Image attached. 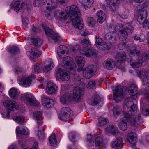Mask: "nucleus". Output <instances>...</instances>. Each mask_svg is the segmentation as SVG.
Instances as JSON below:
<instances>
[{"label":"nucleus","instance_id":"obj_19","mask_svg":"<svg viewBox=\"0 0 149 149\" xmlns=\"http://www.w3.org/2000/svg\"><path fill=\"white\" fill-rule=\"evenodd\" d=\"M3 104L7 109L12 111L17 110L19 108L17 103L13 101L6 100L5 101Z\"/></svg>","mask_w":149,"mask_h":149},{"label":"nucleus","instance_id":"obj_38","mask_svg":"<svg viewBox=\"0 0 149 149\" xmlns=\"http://www.w3.org/2000/svg\"><path fill=\"white\" fill-rule=\"evenodd\" d=\"M19 127H17L16 130L17 134L19 136L22 135H28L29 133L28 129L26 127L22 128V130H19Z\"/></svg>","mask_w":149,"mask_h":149},{"label":"nucleus","instance_id":"obj_41","mask_svg":"<svg viewBox=\"0 0 149 149\" xmlns=\"http://www.w3.org/2000/svg\"><path fill=\"white\" fill-rule=\"evenodd\" d=\"M71 97L69 96L67 94H61L60 96V101L61 103L65 104L67 102L71 100Z\"/></svg>","mask_w":149,"mask_h":149},{"label":"nucleus","instance_id":"obj_40","mask_svg":"<svg viewBox=\"0 0 149 149\" xmlns=\"http://www.w3.org/2000/svg\"><path fill=\"white\" fill-rule=\"evenodd\" d=\"M100 97L97 94L93 95L90 102V104L93 105H95L98 103L100 102Z\"/></svg>","mask_w":149,"mask_h":149},{"label":"nucleus","instance_id":"obj_62","mask_svg":"<svg viewBox=\"0 0 149 149\" xmlns=\"http://www.w3.org/2000/svg\"><path fill=\"white\" fill-rule=\"evenodd\" d=\"M29 22L28 19L26 18L22 21V26L24 29L27 30L28 28V24Z\"/></svg>","mask_w":149,"mask_h":149},{"label":"nucleus","instance_id":"obj_20","mask_svg":"<svg viewBox=\"0 0 149 149\" xmlns=\"http://www.w3.org/2000/svg\"><path fill=\"white\" fill-rule=\"evenodd\" d=\"M58 90V87L54 84L48 82L47 85L46 90L47 93L49 94L55 93Z\"/></svg>","mask_w":149,"mask_h":149},{"label":"nucleus","instance_id":"obj_29","mask_svg":"<svg viewBox=\"0 0 149 149\" xmlns=\"http://www.w3.org/2000/svg\"><path fill=\"white\" fill-rule=\"evenodd\" d=\"M25 5V4L23 2L19 1H16L14 3L12 7L14 10L17 12L23 8Z\"/></svg>","mask_w":149,"mask_h":149},{"label":"nucleus","instance_id":"obj_49","mask_svg":"<svg viewBox=\"0 0 149 149\" xmlns=\"http://www.w3.org/2000/svg\"><path fill=\"white\" fill-rule=\"evenodd\" d=\"M141 61L142 62H146L149 60V52L142 54L140 57Z\"/></svg>","mask_w":149,"mask_h":149},{"label":"nucleus","instance_id":"obj_34","mask_svg":"<svg viewBox=\"0 0 149 149\" xmlns=\"http://www.w3.org/2000/svg\"><path fill=\"white\" fill-rule=\"evenodd\" d=\"M115 58L118 62H120L125 61L126 58L125 53L124 52H118L115 56Z\"/></svg>","mask_w":149,"mask_h":149},{"label":"nucleus","instance_id":"obj_15","mask_svg":"<svg viewBox=\"0 0 149 149\" xmlns=\"http://www.w3.org/2000/svg\"><path fill=\"white\" fill-rule=\"evenodd\" d=\"M70 58L68 56L64 58L63 60L62 65L67 69L73 70L76 67V65L75 63L72 62L71 60L70 59L69 60Z\"/></svg>","mask_w":149,"mask_h":149},{"label":"nucleus","instance_id":"obj_47","mask_svg":"<svg viewBox=\"0 0 149 149\" xmlns=\"http://www.w3.org/2000/svg\"><path fill=\"white\" fill-rule=\"evenodd\" d=\"M31 39L32 40L34 45L36 46H40L42 45L43 43L42 40L38 38L33 39V38H31Z\"/></svg>","mask_w":149,"mask_h":149},{"label":"nucleus","instance_id":"obj_27","mask_svg":"<svg viewBox=\"0 0 149 149\" xmlns=\"http://www.w3.org/2000/svg\"><path fill=\"white\" fill-rule=\"evenodd\" d=\"M95 145L97 149H100V147H105L106 144L102 138L100 136H98L95 138Z\"/></svg>","mask_w":149,"mask_h":149},{"label":"nucleus","instance_id":"obj_63","mask_svg":"<svg viewBox=\"0 0 149 149\" xmlns=\"http://www.w3.org/2000/svg\"><path fill=\"white\" fill-rule=\"evenodd\" d=\"M69 137L70 140L72 142H75L74 139L76 138V134L75 132H71L69 134Z\"/></svg>","mask_w":149,"mask_h":149},{"label":"nucleus","instance_id":"obj_51","mask_svg":"<svg viewBox=\"0 0 149 149\" xmlns=\"http://www.w3.org/2000/svg\"><path fill=\"white\" fill-rule=\"evenodd\" d=\"M41 127V126L39 128L37 127L38 133L37 134V135L39 140L42 141L45 139V136L43 133V131L42 132L40 130V129H39Z\"/></svg>","mask_w":149,"mask_h":149},{"label":"nucleus","instance_id":"obj_59","mask_svg":"<svg viewBox=\"0 0 149 149\" xmlns=\"http://www.w3.org/2000/svg\"><path fill=\"white\" fill-rule=\"evenodd\" d=\"M96 82L94 80L90 81L86 85L87 88L88 89L95 88Z\"/></svg>","mask_w":149,"mask_h":149},{"label":"nucleus","instance_id":"obj_2","mask_svg":"<svg viewBox=\"0 0 149 149\" xmlns=\"http://www.w3.org/2000/svg\"><path fill=\"white\" fill-rule=\"evenodd\" d=\"M124 107L127 108L128 110L127 114L132 116L130 119V123L137 126L141 123V118L137 110V107L136 104L130 100L129 99H126L124 102Z\"/></svg>","mask_w":149,"mask_h":149},{"label":"nucleus","instance_id":"obj_14","mask_svg":"<svg viewBox=\"0 0 149 149\" xmlns=\"http://www.w3.org/2000/svg\"><path fill=\"white\" fill-rule=\"evenodd\" d=\"M84 95L83 89L78 87H75L73 90V99L74 101L78 102Z\"/></svg>","mask_w":149,"mask_h":149},{"label":"nucleus","instance_id":"obj_6","mask_svg":"<svg viewBox=\"0 0 149 149\" xmlns=\"http://www.w3.org/2000/svg\"><path fill=\"white\" fill-rule=\"evenodd\" d=\"M112 90L114 91V99L116 102L120 101L124 97L122 88L120 86H118L113 87Z\"/></svg>","mask_w":149,"mask_h":149},{"label":"nucleus","instance_id":"obj_24","mask_svg":"<svg viewBox=\"0 0 149 149\" xmlns=\"http://www.w3.org/2000/svg\"><path fill=\"white\" fill-rule=\"evenodd\" d=\"M127 140L132 146H135L137 142V140L136 133L134 132L129 133L127 136Z\"/></svg>","mask_w":149,"mask_h":149},{"label":"nucleus","instance_id":"obj_58","mask_svg":"<svg viewBox=\"0 0 149 149\" xmlns=\"http://www.w3.org/2000/svg\"><path fill=\"white\" fill-rule=\"evenodd\" d=\"M81 44L83 46H85L86 47L89 45H91V43L90 42L88 38H85L83 39L81 41Z\"/></svg>","mask_w":149,"mask_h":149},{"label":"nucleus","instance_id":"obj_35","mask_svg":"<svg viewBox=\"0 0 149 149\" xmlns=\"http://www.w3.org/2000/svg\"><path fill=\"white\" fill-rule=\"evenodd\" d=\"M105 130L107 132L111 133L114 135L118 133L117 128L112 125H109L105 129Z\"/></svg>","mask_w":149,"mask_h":149},{"label":"nucleus","instance_id":"obj_1","mask_svg":"<svg viewBox=\"0 0 149 149\" xmlns=\"http://www.w3.org/2000/svg\"><path fill=\"white\" fill-rule=\"evenodd\" d=\"M65 11L69 16L70 20L72 22L74 26L79 29H82L84 24L80 18L81 12L79 8L76 5H72L66 8Z\"/></svg>","mask_w":149,"mask_h":149},{"label":"nucleus","instance_id":"obj_57","mask_svg":"<svg viewBox=\"0 0 149 149\" xmlns=\"http://www.w3.org/2000/svg\"><path fill=\"white\" fill-rule=\"evenodd\" d=\"M112 111L114 116L118 115L120 114L121 109L120 106H116L114 107Z\"/></svg>","mask_w":149,"mask_h":149},{"label":"nucleus","instance_id":"obj_60","mask_svg":"<svg viewBox=\"0 0 149 149\" xmlns=\"http://www.w3.org/2000/svg\"><path fill=\"white\" fill-rule=\"evenodd\" d=\"M97 47L100 50L101 49L104 50L107 49V45L106 42H104Z\"/></svg>","mask_w":149,"mask_h":149},{"label":"nucleus","instance_id":"obj_4","mask_svg":"<svg viewBox=\"0 0 149 149\" xmlns=\"http://www.w3.org/2000/svg\"><path fill=\"white\" fill-rule=\"evenodd\" d=\"M80 46L77 45L75 48H73L72 50L74 53L76 52H79L80 53L84 54L86 57L93 56L96 57L97 56V52L95 49H88L87 48H84L83 49H80Z\"/></svg>","mask_w":149,"mask_h":149},{"label":"nucleus","instance_id":"obj_22","mask_svg":"<svg viewBox=\"0 0 149 149\" xmlns=\"http://www.w3.org/2000/svg\"><path fill=\"white\" fill-rule=\"evenodd\" d=\"M34 118L37 121L38 127L42 126L43 121L42 118V112L40 111H35L33 114Z\"/></svg>","mask_w":149,"mask_h":149},{"label":"nucleus","instance_id":"obj_39","mask_svg":"<svg viewBox=\"0 0 149 149\" xmlns=\"http://www.w3.org/2000/svg\"><path fill=\"white\" fill-rule=\"evenodd\" d=\"M137 87L135 85L132 84L128 88V93H130V94L132 96H135L137 94Z\"/></svg>","mask_w":149,"mask_h":149},{"label":"nucleus","instance_id":"obj_61","mask_svg":"<svg viewBox=\"0 0 149 149\" xmlns=\"http://www.w3.org/2000/svg\"><path fill=\"white\" fill-rule=\"evenodd\" d=\"M87 141L89 143V146H91L94 145V142L93 141L92 136L91 134L87 135Z\"/></svg>","mask_w":149,"mask_h":149},{"label":"nucleus","instance_id":"obj_10","mask_svg":"<svg viewBox=\"0 0 149 149\" xmlns=\"http://www.w3.org/2000/svg\"><path fill=\"white\" fill-rule=\"evenodd\" d=\"M137 74L142 81L143 84L145 85L146 88L148 87L149 89V76H147V72L145 70H142L138 71Z\"/></svg>","mask_w":149,"mask_h":149},{"label":"nucleus","instance_id":"obj_31","mask_svg":"<svg viewBox=\"0 0 149 149\" xmlns=\"http://www.w3.org/2000/svg\"><path fill=\"white\" fill-rule=\"evenodd\" d=\"M120 0H111L109 3V7L111 11H114L118 8V5Z\"/></svg>","mask_w":149,"mask_h":149},{"label":"nucleus","instance_id":"obj_7","mask_svg":"<svg viewBox=\"0 0 149 149\" xmlns=\"http://www.w3.org/2000/svg\"><path fill=\"white\" fill-rule=\"evenodd\" d=\"M43 29L49 40H54L57 42L60 38V37L57 33H55L52 29L48 27H43Z\"/></svg>","mask_w":149,"mask_h":149},{"label":"nucleus","instance_id":"obj_32","mask_svg":"<svg viewBox=\"0 0 149 149\" xmlns=\"http://www.w3.org/2000/svg\"><path fill=\"white\" fill-rule=\"evenodd\" d=\"M67 47L63 45H60L57 49V53L59 57L62 58V55L65 53L66 52L68 51Z\"/></svg>","mask_w":149,"mask_h":149},{"label":"nucleus","instance_id":"obj_55","mask_svg":"<svg viewBox=\"0 0 149 149\" xmlns=\"http://www.w3.org/2000/svg\"><path fill=\"white\" fill-rule=\"evenodd\" d=\"M19 51V49L16 46H12L10 47L8 50V51L12 54H15Z\"/></svg>","mask_w":149,"mask_h":149},{"label":"nucleus","instance_id":"obj_54","mask_svg":"<svg viewBox=\"0 0 149 149\" xmlns=\"http://www.w3.org/2000/svg\"><path fill=\"white\" fill-rule=\"evenodd\" d=\"M42 64H36L33 66V68L35 72L38 73L41 72L42 69Z\"/></svg>","mask_w":149,"mask_h":149},{"label":"nucleus","instance_id":"obj_23","mask_svg":"<svg viewBox=\"0 0 149 149\" xmlns=\"http://www.w3.org/2000/svg\"><path fill=\"white\" fill-rule=\"evenodd\" d=\"M105 37L106 40L110 44L115 43L117 42L116 34L115 33H108L106 34Z\"/></svg>","mask_w":149,"mask_h":149},{"label":"nucleus","instance_id":"obj_48","mask_svg":"<svg viewBox=\"0 0 149 149\" xmlns=\"http://www.w3.org/2000/svg\"><path fill=\"white\" fill-rule=\"evenodd\" d=\"M99 123L100 126H103L108 123V119L105 118L100 117L98 119Z\"/></svg>","mask_w":149,"mask_h":149},{"label":"nucleus","instance_id":"obj_21","mask_svg":"<svg viewBox=\"0 0 149 149\" xmlns=\"http://www.w3.org/2000/svg\"><path fill=\"white\" fill-rule=\"evenodd\" d=\"M147 15V11L146 10H141L139 12L137 21L140 24H143Z\"/></svg>","mask_w":149,"mask_h":149},{"label":"nucleus","instance_id":"obj_56","mask_svg":"<svg viewBox=\"0 0 149 149\" xmlns=\"http://www.w3.org/2000/svg\"><path fill=\"white\" fill-rule=\"evenodd\" d=\"M13 120L20 124L24 123V118L22 116H15L13 118Z\"/></svg>","mask_w":149,"mask_h":149},{"label":"nucleus","instance_id":"obj_18","mask_svg":"<svg viewBox=\"0 0 149 149\" xmlns=\"http://www.w3.org/2000/svg\"><path fill=\"white\" fill-rule=\"evenodd\" d=\"M41 98L42 104L44 107L49 108L54 106V103L52 99L47 98L45 95H42Z\"/></svg>","mask_w":149,"mask_h":149},{"label":"nucleus","instance_id":"obj_43","mask_svg":"<svg viewBox=\"0 0 149 149\" xmlns=\"http://www.w3.org/2000/svg\"><path fill=\"white\" fill-rule=\"evenodd\" d=\"M142 113L145 116L149 115V102H146L145 107H141Z\"/></svg>","mask_w":149,"mask_h":149},{"label":"nucleus","instance_id":"obj_16","mask_svg":"<svg viewBox=\"0 0 149 149\" xmlns=\"http://www.w3.org/2000/svg\"><path fill=\"white\" fill-rule=\"evenodd\" d=\"M123 144V138L118 137L111 142V147L112 149H121Z\"/></svg>","mask_w":149,"mask_h":149},{"label":"nucleus","instance_id":"obj_50","mask_svg":"<svg viewBox=\"0 0 149 149\" xmlns=\"http://www.w3.org/2000/svg\"><path fill=\"white\" fill-rule=\"evenodd\" d=\"M87 22L89 26L93 27L95 25V20L92 17H88L87 19Z\"/></svg>","mask_w":149,"mask_h":149},{"label":"nucleus","instance_id":"obj_17","mask_svg":"<svg viewBox=\"0 0 149 149\" xmlns=\"http://www.w3.org/2000/svg\"><path fill=\"white\" fill-rule=\"evenodd\" d=\"M60 76V78L63 81H68L70 78L68 73L61 69H59L56 71V77Z\"/></svg>","mask_w":149,"mask_h":149},{"label":"nucleus","instance_id":"obj_37","mask_svg":"<svg viewBox=\"0 0 149 149\" xmlns=\"http://www.w3.org/2000/svg\"><path fill=\"white\" fill-rule=\"evenodd\" d=\"M127 61L128 62L131 63V65L133 68H138L141 65V61L139 59H137L134 62H132L131 58H128Z\"/></svg>","mask_w":149,"mask_h":149},{"label":"nucleus","instance_id":"obj_45","mask_svg":"<svg viewBox=\"0 0 149 149\" xmlns=\"http://www.w3.org/2000/svg\"><path fill=\"white\" fill-rule=\"evenodd\" d=\"M75 61L77 64L80 67H83L84 65V59L81 56H77Z\"/></svg>","mask_w":149,"mask_h":149},{"label":"nucleus","instance_id":"obj_44","mask_svg":"<svg viewBox=\"0 0 149 149\" xmlns=\"http://www.w3.org/2000/svg\"><path fill=\"white\" fill-rule=\"evenodd\" d=\"M55 6H53L49 7V6L46 7V9L45 11V16L48 19H51V16L50 15V13L55 8Z\"/></svg>","mask_w":149,"mask_h":149},{"label":"nucleus","instance_id":"obj_52","mask_svg":"<svg viewBox=\"0 0 149 149\" xmlns=\"http://www.w3.org/2000/svg\"><path fill=\"white\" fill-rule=\"evenodd\" d=\"M139 46H136V47H135L133 50H129L128 51L129 54L131 55H139L140 54V51L137 49Z\"/></svg>","mask_w":149,"mask_h":149},{"label":"nucleus","instance_id":"obj_26","mask_svg":"<svg viewBox=\"0 0 149 149\" xmlns=\"http://www.w3.org/2000/svg\"><path fill=\"white\" fill-rule=\"evenodd\" d=\"M81 6L85 10L90 9L94 3L93 0H79Z\"/></svg>","mask_w":149,"mask_h":149},{"label":"nucleus","instance_id":"obj_9","mask_svg":"<svg viewBox=\"0 0 149 149\" xmlns=\"http://www.w3.org/2000/svg\"><path fill=\"white\" fill-rule=\"evenodd\" d=\"M97 69L95 65H88L84 72V77L87 79L90 78L96 72Z\"/></svg>","mask_w":149,"mask_h":149},{"label":"nucleus","instance_id":"obj_8","mask_svg":"<svg viewBox=\"0 0 149 149\" xmlns=\"http://www.w3.org/2000/svg\"><path fill=\"white\" fill-rule=\"evenodd\" d=\"M21 98L22 99L26 100L31 105L38 107L40 104L39 102L35 99L31 94L25 93L21 95Z\"/></svg>","mask_w":149,"mask_h":149},{"label":"nucleus","instance_id":"obj_30","mask_svg":"<svg viewBox=\"0 0 149 149\" xmlns=\"http://www.w3.org/2000/svg\"><path fill=\"white\" fill-rule=\"evenodd\" d=\"M115 65V62L112 59L108 58L103 63L104 67L108 70L112 69Z\"/></svg>","mask_w":149,"mask_h":149},{"label":"nucleus","instance_id":"obj_33","mask_svg":"<svg viewBox=\"0 0 149 149\" xmlns=\"http://www.w3.org/2000/svg\"><path fill=\"white\" fill-rule=\"evenodd\" d=\"M10 96L12 99H17L20 94L17 89L13 88L9 91Z\"/></svg>","mask_w":149,"mask_h":149},{"label":"nucleus","instance_id":"obj_12","mask_svg":"<svg viewBox=\"0 0 149 149\" xmlns=\"http://www.w3.org/2000/svg\"><path fill=\"white\" fill-rule=\"evenodd\" d=\"M54 15L56 18L61 21H65L70 20L68 14L66 13L64 11L57 10L55 11Z\"/></svg>","mask_w":149,"mask_h":149},{"label":"nucleus","instance_id":"obj_25","mask_svg":"<svg viewBox=\"0 0 149 149\" xmlns=\"http://www.w3.org/2000/svg\"><path fill=\"white\" fill-rule=\"evenodd\" d=\"M42 52L36 48H33L29 52V55L32 59L37 58L40 56Z\"/></svg>","mask_w":149,"mask_h":149},{"label":"nucleus","instance_id":"obj_36","mask_svg":"<svg viewBox=\"0 0 149 149\" xmlns=\"http://www.w3.org/2000/svg\"><path fill=\"white\" fill-rule=\"evenodd\" d=\"M54 66V65L52 60L49 59L46 63V65L43 68V69L45 72H47L49 71Z\"/></svg>","mask_w":149,"mask_h":149},{"label":"nucleus","instance_id":"obj_46","mask_svg":"<svg viewBox=\"0 0 149 149\" xmlns=\"http://www.w3.org/2000/svg\"><path fill=\"white\" fill-rule=\"evenodd\" d=\"M146 36L141 34V35L135 34L134 36V40H139L140 42H143L146 39Z\"/></svg>","mask_w":149,"mask_h":149},{"label":"nucleus","instance_id":"obj_5","mask_svg":"<svg viewBox=\"0 0 149 149\" xmlns=\"http://www.w3.org/2000/svg\"><path fill=\"white\" fill-rule=\"evenodd\" d=\"M123 114L124 116L123 118H121L118 120V125L120 129L123 131L125 130L127 128V123L128 121V119L129 120V122L131 125H134L135 126L137 127L139 126L140 124L137 126L132 124L130 123V119L131 118L132 116L129 115L125 112L123 111Z\"/></svg>","mask_w":149,"mask_h":149},{"label":"nucleus","instance_id":"obj_53","mask_svg":"<svg viewBox=\"0 0 149 149\" xmlns=\"http://www.w3.org/2000/svg\"><path fill=\"white\" fill-rule=\"evenodd\" d=\"M54 2L52 0H42V5H47L48 6H49V7L53 6H54Z\"/></svg>","mask_w":149,"mask_h":149},{"label":"nucleus","instance_id":"obj_13","mask_svg":"<svg viewBox=\"0 0 149 149\" xmlns=\"http://www.w3.org/2000/svg\"><path fill=\"white\" fill-rule=\"evenodd\" d=\"M34 78V77L32 75L24 77L18 81V83L20 85L25 87H28L30 85L32 80Z\"/></svg>","mask_w":149,"mask_h":149},{"label":"nucleus","instance_id":"obj_42","mask_svg":"<svg viewBox=\"0 0 149 149\" xmlns=\"http://www.w3.org/2000/svg\"><path fill=\"white\" fill-rule=\"evenodd\" d=\"M49 140L51 146L54 147L57 145V141L54 133H52L51 135L49 138Z\"/></svg>","mask_w":149,"mask_h":149},{"label":"nucleus","instance_id":"obj_28","mask_svg":"<svg viewBox=\"0 0 149 149\" xmlns=\"http://www.w3.org/2000/svg\"><path fill=\"white\" fill-rule=\"evenodd\" d=\"M97 17V22L100 24H102L106 19V16L105 13L102 10H100L96 13Z\"/></svg>","mask_w":149,"mask_h":149},{"label":"nucleus","instance_id":"obj_11","mask_svg":"<svg viewBox=\"0 0 149 149\" xmlns=\"http://www.w3.org/2000/svg\"><path fill=\"white\" fill-rule=\"evenodd\" d=\"M72 111L69 107H63L62 108L60 115L59 116V119L63 121H66L70 116H71Z\"/></svg>","mask_w":149,"mask_h":149},{"label":"nucleus","instance_id":"obj_3","mask_svg":"<svg viewBox=\"0 0 149 149\" xmlns=\"http://www.w3.org/2000/svg\"><path fill=\"white\" fill-rule=\"evenodd\" d=\"M111 28L116 31H120L118 33V37L121 41L125 40L127 37V33H130L133 30V28L128 23L123 26L121 24H117L116 26L112 25Z\"/></svg>","mask_w":149,"mask_h":149},{"label":"nucleus","instance_id":"obj_64","mask_svg":"<svg viewBox=\"0 0 149 149\" xmlns=\"http://www.w3.org/2000/svg\"><path fill=\"white\" fill-rule=\"evenodd\" d=\"M15 72L18 74L22 73L25 71L23 68L19 67L16 68H15Z\"/></svg>","mask_w":149,"mask_h":149}]
</instances>
